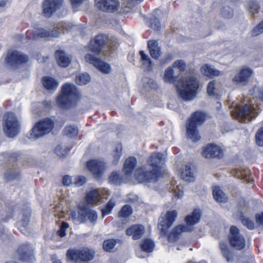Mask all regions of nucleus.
<instances>
[{"label":"nucleus","instance_id":"nucleus-60","mask_svg":"<svg viewBox=\"0 0 263 263\" xmlns=\"http://www.w3.org/2000/svg\"><path fill=\"white\" fill-rule=\"evenodd\" d=\"M173 59V55L171 53L168 54L166 57L161 60V63L166 64L170 62Z\"/></svg>","mask_w":263,"mask_h":263},{"label":"nucleus","instance_id":"nucleus-31","mask_svg":"<svg viewBox=\"0 0 263 263\" xmlns=\"http://www.w3.org/2000/svg\"><path fill=\"white\" fill-rule=\"evenodd\" d=\"M201 71L204 76L209 78H212L214 76H218L221 73L220 71L206 64L202 66Z\"/></svg>","mask_w":263,"mask_h":263},{"label":"nucleus","instance_id":"nucleus-55","mask_svg":"<svg viewBox=\"0 0 263 263\" xmlns=\"http://www.w3.org/2000/svg\"><path fill=\"white\" fill-rule=\"evenodd\" d=\"M86 182V178L84 176H80L74 178L73 183L76 186H81L84 184Z\"/></svg>","mask_w":263,"mask_h":263},{"label":"nucleus","instance_id":"nucleus-54","mask_svg":"<svg viewBox=\"0 0 263 263\" xmlns=\"http://www.w3.org/2000/svg\"><path fill=\"white\" fill-rule=\"evenodd\" d=\"M263 33V21H262L252 31L253 36H257Z\"/></svg>","mask_w":263,"mask_h":263},{"label":"nucleus","instance_id":"nucleus-61","mask_svg":"<svg viewBox=\"0 0 263 263\" xmlns=\"http://www.w3.org/2000/svg\"><path fill=\"white\" fill-rule=\"evenodd\" d=\"M72 183L71 177L68 175H66L63 178V184L65 186H69Z\"/></svg>","mask_w":263,"mask_h":263},{"label":"nucleus","instance_id":"nucleus-59","mask_svg":"<svg viewBox=\"0 0 263 263\" xmlns=\"http://www.w3.org/2000/svg\"><path fill=\"white\" fill-rule=\"evenodd\" d=\"M215 81H210L207 87V93L209 96H213L214 94Z\"/></svg>","mask_w":263,"mask_h":263},{"label":"nucleus","instance_id":"nucleus-58","mask_svg":"<svg viewBox=\"0 0 263 263\" xmlns=\"http://www.w3.org/2000/svg\"><path fill=\"white\" fill-rule=\"evenodd\" d=\"M68 227V224L65 222H63L61 226L60 229L58 231V234L61 237H64L66 235V230Z\"/></svg>","mask_w":263,"mask_h":263},{"label":"nucleus","instance_id":"nucleus-41","mask_svg":"<svg viewBox=\"0 0 263 263\" xmlns=\"http://www.w3.org/2000/svg\"><path fill=\"white\" fill-rule=\"evenodd\" d=\"M116 205V201L115 199L111 198L107 203L104 208L101 209L102 216L104 217L105 215L109 214L111 213L112 209Z\"/></svg>","mask_w":263,"mask_h":263},{"label":"nucleus","instance_id":"nucleus-49","mask_svg":"<svg viewBox=\"0 0 263 263\" xmlns=\"http://www.w3.org/2000/svg\"><path fill=\"white\" fill-rule=\"evenodd\" d=\"M242 224L250 230H253L254 228V223L250 218L242 216L240 219Z\"/></svg>","mask_w":263,"mask_h":263},{"label":"nucleus","instance_id":"nucleus-51","mask_svg":"<svg viewBox=\"0 0 263 263\" xmlns=\"http://www.w3.org/2000/svg\"><path fill=\"white\" fill-rule=\"evenodd\" d=\"M69 149L66 146L58 145L55 149V152L59 157H64L68 153Z\"/></svg>","mask_w":263,"mask_h":263},{"label":"nucleus","instance_id":"nucleus-18","mask_svg":"<svg viewBox=\"0 0 263 263\" xmlns=\"http://www.w3.org/2000/svg\"><path fill=\"white\" fill-rule=\"evenodd\" d=\"M96 6L103 11L113 12L118 9L119 3L118 0H98Z\"/></svg>","mask_w":263,"mask_h":263},{"label":"nucleus","instance_id":"nucleus-16","mask_svg":"<svg viewBox=\"0 0 263 263\" xmlns=\"http://www.w3.org/2000/svg\"><path fill=\"white\" fill-rule=\"evenodd\" d=\"M28 57L16 51L9 52L6 58L7 63L11 67L25 63L28 61Z\"/></svg>","mask_w":263,"mask_h":263},{"label":"nucleus","instance_id":"nucleus-11","mask_svg":"<svg viewBox=\"0 0 263 263\" xmlns=\"http://www.w3.org/2000/svg\"><path fill=\"white\" fill-rule=\"evenodd\" d=\"M229 241L231 245L237 250H241L245 246V238L240 234L239 229L235 226L230 228Z\"/></svg>","mask_w":263,"mask_h":263},{"label":"nucleus","instance_id":"nucleus-14","mask_svg":"<svg viewBox=\"0 0 263 263\" xmlns=\"http://www.w3.org/2000/svg\"><path fill=\"white\" fill-rule=\"evenodd\" d=\"M202 156L206 158H219L223 156L222 149L215 144H209L203 148Z\"/></svg>","mask_w":263,"mask_h":263},{"label":"nucleus","instance_id":"nucleus-19","mask_svg":"<svg viewBox=\"0 0 263 263\" xmlns=\"http://www.w3.org/2000/svg\"><path fill=\"white\" fill-rule=\"evenodd\" d=\"M165 158L164 155L160 153L153 154L148 160L149 165L152 168V171L156 170L157 174H158L159 177L160 175V165L163 164Z\"/></svg>","mask_w":263,"mask_h":263},{"label":"nucleus","instance_id":"nucleus-38","mask_svg":"<svg viewBox=\"0 0 263 263\" xmlns=\"http://www.w3.org/2000/svg\"><path fill=\"white\" fill-rule=\"evenodd\" d=\"M63 133L70 138H73L77 136L78 133V128L74 125H69L65 127Z\"/></svg>","mask_w":263,"mask_h":263},{"label":"nucleus","instance_id":"nucleus-7","mask_svg":"<svg viewBox=\"0 0 263 263\" xmlns=\"http://www.w3.org/2000/svg\"><path fill=\"white\" fill-rule=\"evenodd\" d=\"M54 126L52 120L49 118H45L37 122L30 130L28 138L29 139H36L49 134Z\"/></svg>","mask_w":263,"mask_h":263},{"label":"nucleus","instance_id":"nucleus-64","mask_svg":"<svg viewBox=\"0 0 263 263\" xmlns=\"http://www.w3.org/2000/svg\"><path fill=\"white\" fill-rule=\"evenodd\" d=\"M20 157V155L17 153H13L11 154L10 158L11 160H17L18 158Z\"/></svg>","mask_w":263,"mask_h":263},{"label":"nucleus","instance_id":"nucleus-45","mask_svg":"<svg viewBox=\"0 0 263 263\" xmlns=\"http://www.w3.org/2000/svg\"><path fill=\"white\" fill-rule=\"evenodd\" d=\"M110 183L115 184H120L122 182V177L117 172H113L109 177Z\"/></svg>","mask_w":263,"mask_h":263},{"label":"nucleus","instance_id":"nucleus-17","mask_svg":"<svg viewBox=\"0 0 263 263\" xmlns=\"http://www.w3.org/2000/svg\"><path fill=\"white\" fill-rule=\"evenodd\" d=\"M81 253H87V257H82L83 259H90L94 257L95 252L89 249L88 248H83L81 250H77L75 249H69L67 252V257L68 259L74 261L76 262L81 261Z\"/></svg>","mask_w":263,"mask_h":263},{"label":"nucleus","instance_id":"nucleus-10","mask_svg":"<svg viewBox=\"0 0 263 263\" xmlns=\"http://www.w3.org/2000/svg\"><path fill=\"white\" fill-rule=\"evenodd\" d=\"M156 170L144 171L142 168H138L135 171V178L140 183L155 182L159 178Z\"/></svg>","mask_w":263,"mask_h":263},{"label":"nucleus","instance_id":"nucleus-22","mask_svg":"<svg viewBox=\"0 0 263 263\" xmlns=\"http://www.w3.org/2000/svg\"><path fill=\"white\" fill-rule=\"evenodd\" d=\"M87 167L96 177H98L103 172L105 166L103 161L92 160L87 162Z\"/></svg>","mask_w":263,"mask_h":263},{"label":"nucleus","instance_id":"nucleus-21","mask_svg":"<svg viewBox=\"0 0 263 263\" xmlns=\"http://www.w3.org/2000/svg\"><path fill=\"white\" fill-rule=\"evenodd\" d=\"M252 72V70L250 68H243L233 78V81L237 84L245 85L248 82Z\"/></svg>","mask_w":263,"mask_h":263},{"label":"nucleus","instance_id":"nucleus-62","mask_svg":"<svg viewBox=\"0 0 263 263\" xmlns=\"http://www.w3.org/2000/svg\"><path fill=\"white\" fill-rule=\"evenodd\" d=\"M256 222L263 227V213L256 215Z\"/></svg>","mask_w":263,"mask_h":263},{"label":"nucleus","instance_id":"nucleus-3","mask_svg":"<svg viewBox=\"0 0 263 263\" xmlns=\"http://www.w3.org/2000/svg\"><path fill=\"white\" fill-rule=\"evenodd\" d=\"M73 26L67 23H59L52 30H45L40 28L36 29L33 32L28 31L27 37L29 39L37 40L40 38L58 37L62 33L68 32L72 29Z\"/></svg>","mask_w":263,"mask_h":263},{"label":"nucleus","instance_id":"nucleus-53","mask_svg":"<svg viewBox=\"0 0 263 263\" xmlns=\"http://www.w3.org/2000/svg\"><path fill=\"white\" fill-rule=\"evenodd\" d=\"M259 7L258 4L254 2H250L248 4V10L252 14L257 13L258 12Z\"/></svg>","mask_w":263,"mask_h":263},{"label":"nucleus","instance_id":"nucleus-15","mask_svg":"<svg viewBox=\"0 0 263 263\" xmlns=\"http://www.w3.org/2000/svg\"><path fill=\"white\" fill-rule=\"evenodd\" d=\"M85 59L87 62L92 64L95 67L104 73H108L110 71V66L107 63L104 62L99 58L90 53L85 55Z\"/></svg>","mask_w":263,"mask_h":263},{"label":"nucleus","instance_id":"nucleus-5","mask_svg":"<svg viewBox=\"0 0 263 263\" xmlns=\"http://www.w3.org/2000/svg\"><path fill=\"white\" fill-rule=\"evenodd\" d=\"M200 211L195 210L191 215H188L185 218L187 226L179 225L176 227L168 236V239L170 242H174L179 239V235L183 232H191L193 227H191L199 222L200 219Z\"/></svg>","mask_w":263,"mask_h":263},{"label":"nucleus","instance_id":"nucleus-40","mask_svg":"<svg viewBox=\"0 0 263 263\" xmlns=\"http://www.w3.org/2000/svg\"><path fill=\"white\" fill-rule=\"evenodd\" d=\"M20 259L22 260H26L30 258L32 254L31 250H27L25 246L20 247L17 250Z\"/></svg>","mask_w":263,"mask_h":263},{"label":"nucleus","instance_id":"nucleus-44","mask_svg":"<svg viewBox=\"0 0 263 263\" xmlns=\"http://www.w3.org/2000/svg\"><path fill=\"white\" fill-rule=\"evenodd\" d=\"M122 146L121 143H118L116 145L115 149L112 152L114 157L113 162L116 164L119 160L122 155Z\"/></svg>","mask_w":263,"mask_h":263},{"label":"nucleus","instance_id":"nucleus-48","mask_svg":"<svg viewBox=\"0 0 263 263\" xmlns=\"http://www.w3.org/2000/svg\"><path fill=\"white\" fill-rule=\"evenodd\" d=\"M173 67L178 69L180 72H183L186 69V65L183 60H178L173 63Z\"/></svg>","mask_w":263,"mask_h":263},{"label":"nucleus","instance_id":"nucleus-9","mask_svg":"<svg viewBox=\"0 0 263 263\" xmlns=\"http://www.w3.org/2000/svg\"><path fill=\"white\" fill-rule=\"evenodd\" d=\"M236 113L240 122L248 123L257 116V112L254 106L245 104L243 106H237Z\"/></svg>","mask_w":263,"mask_h":263},{"label":"nucleus","instance_id":"nucleus-43","mask_svg":"<svg viewBox=\"0 0 263 263\" xmlns=\"http://www.w3.org/2000/svg\"><path fill=\"white\" fill-rule=\"evenodd\" d=\"M133 213V209L130 205L126 204L124 205L119 212L118 215L121 218H127Z\"/></svg>","mask_w":263,"mask_h":263},{"label":"nucleus","instance_id":"nucleus-24","mask_svg":"<svg viewBox=\"0 0 263 263\" xmlns=\"http://www.w3.org/2000/svg\"><path fill=\"white\" fill-rule=\"evenodd\" d=\"M55 57L59 65L63 67H67L71 61V58L62 50H57L56 51Z\"/></svg>","mask_w":263,"mask_h":263},{"label":"nucleus","instance_id":"nucleus-23","mask_svg":"<svg viewBox=\"0 0 263 263\" xmlns=\"http://www.w3.org/2000/svg\"><path fill=\"white\" fill-rule=\"evenodd\" d=\"M145 232V228L142 225H133L126 230V234L132 236L135 240L140 238Z\"/></svg>","mask_w":263,"mask_h":263},{"label":"nucleus","instance_id":"nucleus-35","mask_svg":"<svg viewBox=\"0 0 263 263\" xmlns=\"http://www.w3.org/2000/svg\"><path fill=\"white\" fill-rule=\"evenodd\" d=\"M250 171L248 168L236 170L234 171V175L238 178L245 179L250 181Z\"/></svg>","mask_w":263,"mask_h":263},{"label":"nucleus","instance_id":"nucleus-33","mask_svg":"<svg viewBox=\"0 0 263 263\" xmlns=\"http://www.w3.org/2000/svg\"><path fill=\"white\" fill-rule=\"evenodd\" d=\"M43 83L44 87L48 90H53L59 86V83L52 78L46 77L43 79Z\"/></svg>","mask_w":263,"mask_h":263},{"label":"nucleus","instance_id":"nucleus-13","mask_svg":"<svg viewBox=\"0 0 263 263\" xmlns=\"http://www.w3.org/2000/svg\"><path fill=\"white\" fill-rule=\"evenodd\" d=\"M177 216V212L176 210L168 211L164 217L162 218L160 220L158 227L160 229L161 232L165 234L167 230L172 226L175 221Z\"/></svg>","mask_w":263,"mask_h":263},{"label":"nucleus","instance_id":"nucleus-4","mask_svg":"<svg viewBox=\"0 0 263 263\" xmlns=\"http://www.w3.org/2000/svg\"><path fill=\"white\" fill-rule=\"evenodd\" d=\"M106 46L111 50H115L118 46V40L114 36L110 38L106 34H98L90 42L89 50L96 54H99Z\"/></svg>","mask_w":263,"mask_h":263},{"label":"nucleus","instance_id":"nucleus-26","mask_svg":"<svg viewBox=\"0 0 263 263\" xmlns=\"http://www.w3.org/2000/svg\"><path fill=\"white\" fill-rule=\"evenodd\" d=\"M136 164L137 160L134 157H130L125 160L124 164V172L127 177L132 175Z\"/></svg>","mask_w":263,"mask_h":263},{"label":"nucleus","instance_id":"nucleus-1","mask_svg":"<svg viewBox=\"0 0 263 263\" xmlns=\"http://www.w3.org/2000/svg\"><path fill=\"white\" fill-rule=\"evenodd\" d=\"M80 97L77 87L74 84L67 83L63 86L61 93L57 97V103L62 109L71 108L76 106Z\"/></svg>","mask_w":263,"mask_h":263},{"label":"nucleus","instance_id":"nucleus-56","mask_svg":"<svg viewBox=\"0 0 263 263\" xmlns=\"http://www.w3.org/2000/svg\"><path fill=\"white\" fill-rule=\"evenodd\" d=\"M150 27L154 30H159L161 27L159 21L156 18L151 19L150 21Z\"/></svg>","mask_w":263,"mask_h":263},{"label":"nucleus","instance_id":"nucleus-37","mask_svg":"<svg viewBox=\"0 0 263 263\" xmlns=\"http://www.w3.org/2000/svg\"><path fill=\"white\" fill-rule=\"evenodd\" d=\"M20 173L17 171L9 169L5 173V179L7 181H13L20 178Z\"/></svg>","mask_w":263,"mask_h":263},{"label":"nucleus","instance_id":"nucleus-30","mask_svg":"<svg viewBox=\"0 0 263 263\" xmlns=\"http://www.w3.org/2000/svg\"><path fill=\"white\" fill-rule=\"evenodd\" d=\"M219 248L223 256L226 259L228 262H233L234 260V255L230 250L228 246L223 242L219 243Z\"/></svg>","mask_w":263,"mask_h":263},{"label":"nucleus","instance_id":"nucleus-52","mask_svg":"<svg viewBox=\"0 0 263 263\" xmlns=\"http://www.w3.org/2000/svg\"><path fill=\"white\" fill-rule=\"evenodd\" d=\"M221 15L226 18H230L233 15L232 9L229 6L224 7L221 11Z\"/></svg>","mask_w":263,"mask_h":263},{"label":"nucleus","instance_id":"nucleus-42","mask_svg":"<svg viewBox=\"0 0 263 263\" xmlns=\"http://www.w3.org/2000/svg\"><path fill=\"white\" fill-rule=\"evenodd\" d=\"M90 81V76L87 73H81L76 77V82L80 85H86Z\"/></svg>","mask_w":263,"mask_h":263},{"label":"nucleus","instance_id":"nucleus-28","mask_svg":"<svg viewBox=\"0 0 263 263\" xmlns=\"http://www.w3.org/2000/svg\"><path fill=\"white\" fill-rule=\"evenodd\" d=\"M139 54L141 56V67L144 70H151L152 69L153 63L149 57L143 51H140Z\"/></svg>","mask_w":263,"mask_h":263},{"label":"nucleus","instance_id":"nucleus-29","mask_svg":"<svg viewBox=\"0 0 263 263\" xmlns=\"http://www.w3.org/2000/svg\"><path fill=\"white\" fill-rule=\"evenodd\" d=\"M194 167L190 164H187L185 166V170L181 172V178L187 181H193L194 180Z\"/></svg>","mask_w":263,"mask_h":263},{"label":"nucleus","instance_id":"nucleus-36","mask_svg":"<svg viewBox=\"0 0 263 263\" xmlns=\"http://www.w3.org/2000/svg\"><path fill=\"white\" fill-rule=\"evenodd\" d=\"M163 80L165 82L172 84L176 80L174 76V71L172 67H169L167 68L164 72Z\"/></svg>","mask_w":263,"mask_h":263},{"label":"nucleus","instance_id":"nucleus-34","mask_svg":"<svg viewBox=\"0 0 263 263\" xmlns=\"http://www.w3.org/2000/svg\"><path fill=\"white\" fill-rule=\"evenodd\" d=\"M30 215L31 211L29 208H27L22 212L20 222L23 227L26 228L28 225Z\"/></svg>","mask_w":263,"mask_h":263},{"label":"nucleus","instance_id":"nucleus-8","mask_svg":"<svg viewBox=\"0 0 263 263\" xmlns=\"http://www.w3.org/2000/svg\"><path fill=\"white\" fill-rule=\"evenodd\" d=\"M4 131L7 136L13 138L19 133L20 126L15 115L8 112L3 116Z\"/></svg>","mask_w":263,"mask_h":263},{"label":"nucleus","instance_id":"nucleus-32","mask_svg":"<svg viewBox=\"0 0 263 263\" xmlns=\"http://www.w3.org/2000/svg\"><path fill=\"white\" fill-rule=\"evenodd\" d=\"M213 195L214 199L219 202H226L228 197L226 194L218 186H215L213 190Z\"/></svg>","mask_w":263,"mask_h":263},{"label":"nucleus","instance_id":"nucleus-57","mask_svg":"<svg viewBox=\"0 0 263 263\" xmlns=\"http://www.w3.org/2000/svg\"><path fill=\"white\" fill-rule=\"evenodd\" d=\"M173 197L177 199L181 198L183 195V191L180 188L179 186L173 187Z\"/></svg>","mask_w":263,"mask_h":263},{"label":"nucleus","instance_id":"nucleus-27","mask_svg":"<svg viewBox=\"0 0 263 263\" xmlns=\"http://www.w3.org/2000/svg\"><path fill=\"white\" fill-rule=\"evenodd\" d=\"M101 197L98 190H92L89 191L86 195V201L89 204H96L101 200Z\"/></svg>","mask_w":263,"mask_h":263},{"label":"nucleus","instance_id":"nucleus-2","mask_svg":"<svg viewBox=\"0 0 263 263\" xmlns=\"http://www.w3.org/2000/svg\"><path fill=\"white\" fill-rule=\"evenodd\" d=\"M199 83L197 78L192 75L182 78L177 86L179 96L184 101H191L195 98Z\"/></svg>","mask_w":263,"mask_h":263},{"label":"nucleus","instance_id":"nucleus-63","mask_svg":"<svg viewBox=\"0 0 263 263\" xmlns=\"http://www.w3.org/2000/svg\"><path fill=\"white\" fill-rule=\"evenodd\" d=\"M124 3L126 4V7H130L133 4L136 2H141L143 0H123Z\"/></svg>","mask_w":263,"mask_h":263},{"label":"nucleus","instance_id":"nucleus-12","mask_svg":"<svg viewBox=\"0 0 263 263\" xmlns=\"http://www.w3.org/2000/svg\"><path fill=\"white\" fill-rule=\"evenodd\" d=\"M64 0H44L43 3V14L46 17H50L57 10L60 9Z\"/></svg>","mask_w":263,"mask_h":263},{"label":"nucleus","instance_id":"nucleus-47","mask_svg":"<svg viewBox=\"0 0 263 263\" xmlns=\"http://www.w3.org/2000/svg\"><path fill=\"white\" fill-rule=\"evenodd\" d=\"M117 242L115 239H108L105 240L103 244V249L106 251H110L116 245Z\"/></svg>","mask_w":263,"mask_h":263},{"label":"nucleus","instance_id":"nucleus-6","mask_svg":"<svg viewBox=\"0 0 263 263\" xmlns=\"http://www.w3.org/2000/svg\"><path fill=\"white\" fill-rule=\"evenodd\" d=\"M205 120V115L200 111L194 112L188 119L186 125L187 137L193 142H196L200 139L197 126L201 125Z\"/></svg>","mask_w":263,"mask_h":263},{"label":"nucleus","instance_id":"nucleus-20","mask_svg":"<svg viewBox=\"0 0 263 263\" xmlns=\"http://www.w3.org/2000/svg\"><path fill=\"white\" fill-rule=\"evenodd\" d=\"M78 218L81 222H85L89 220L91 222H95L98 218L97 213L95 211L82 208L79 211Z\"/></svg>","mask_w":263,"mask_h":263},{"label":"nucleus","instance_id":"nucleus-50","mask_svg":"<svg viewBox=\"0 0 263 263\" xmlns=\"http://www.w3.org/2000/svg\"><path fill=\"white\" fill-rule=\"evenodd\" d=\"M255 139L257 145L263 146V127L257 130L255 135Z\"/></svg>","mask_w":263,"mask_h":263},{"label":"nucleus","instance_id":"nucleus-39","mask_svg":"<svg viewBox=\"0 0 263 263\" xmlns=\"http://www.w3.org/2000/svg\"><path fill=\"white\" fill-rule=\"evenodd\" d=\"M154 248V242L149 239H146L142 241L141 249L144 252L149 253L153 251Z\"/></svg>","mask_w":263,"mask_h":263},{"label":"nucleus","instance_id":"nucleus-25","mask_svg":"<svg viewBox=\"0 0 263 263\" xmlns=\"http://www.w3.org/2000/svg\"><path fill=\"white\" fill-rule=\"evenodd\" d=\"M147 46L152 57L155 59H158L161 54L158 42L155 40H150L148 42Z\"/></svg>","mask_w":263,"mask_h":263},{"label":"nucleus","instance_id":"nucleus-46","mask_svg":"<svg viewBox=\"0 0 263 263\" xmlns=\"http://www.w3.org/2000/svg\"><path fill=\"white\" fill-rule=\"evenodd\" d=\"M157 86V84L154 80L148 78L144 79L143 87L146 91L149 89H156Z\"/></svg>","mask_w":263,"mask_h":263}]
</instances>
